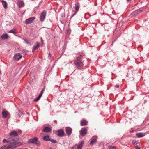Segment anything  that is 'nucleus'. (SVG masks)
<instances>
[{
    "label": "nucleus",
    "mask_w": 149,
    "mask_h": 149,
    "mask_svg": "<svg viewBox=\"0 0 149 149\" xmlns=\"http://www.w3.org/2000/svg\"><path fill=\"white\" fill-rule=\"evenodd\" d=\"M10 137L9 138V141L11 143L10 145L5 146L3 148H16L18 146L21 145L22 143V142H17L19 139V137L18 136V134L17 132L16 131H13L11 132L10 133Z\"/></svg>",
    "instance_id": "1"
},
{
    "label": "nucleus",
    "mask_w": 149,
    "mask_h": 149,
    "mask_svg": "<svg viewBox=\"0 0 149 149\" xmlns=\"http://www.w3.org/2000/svg\"><path fill=\"white\" fill-rule=\"evenodd\" d=\"M74 64L79 69H81L83 66V62L80 58H77L74 61Z\"/></svg>",
    "instance_id": "2"
},
{
    "label": "nucleus",
    "mask_w": 149,
    "mask_h": 149,
    "mask_svg": "<svg viewBox=\"0 0 149 149\" xmlns=\"http://www.w3.org/2000/svg\"><path fill=\"white\" fill-rule=\"evenodd\" d=\"M9 138L6 140L5 139H4L3 140V142L5 143L6 142L8 144H5L3 146H2L0 148V149H14L15 148L12 147V148H7L6 147H5V148H3L4 146H8L10 145V142L9 141Z\"/></svg>",
    "instance_id": "3"
},
{
    "label": "nucleus",
    "mask_w": 149,
    "mask_h": 149,
    "mask_svg": "<svg viewBox=\"0 0 149 149\" xmlns=\"http://www.w3.org/2000/svg\"><path fill=\"white\" fill-rule=\"evenodd\" d=\"M38 139L37 138H35L32 139H30L29 142L30 143H35L38 146H39L40 145V143L38 141Z\"/></svg>",
    "instance_id": "4"
},
{
    "label": "nucleus",
    "mask_w": 149,
    "mask_h": 149,
    "mask_svg": "<svg viewBox=\"0 0 149 149\" xmlns=\"http://www.w3.org/2000/svg\"><path fill=\"white\" fill-rule=\"evenodd\" d=\"M56 134L59 136L62 137L65 134L63 130L62 129L59 130L56 132Z\"/></svg>",
    "instance_id": "5"
},
{
    "label": "nucleus",
    "mask_w": 149,
    "mask_h": 149,
    "mask_svg": "<svg viewBox=\"0 0 149 149\" xmlns=\"http://www.w3.org/2000/svg\"><path fill=\"white\" fill-rule=\"evenodd\" d=\"M75 12L72 15V17H73L76 14V13L78 11L80 8V4L79 3L77 2L75 4Z\"/></svg>",
    "instance_id": "6"
},
{
    "label": "nucleus",
    "mask_w": 149,
    "mask_h": 149,
    "mask_svg": "<svg viewBox=\"0 0 149 149\" xmlns=\"http://www.w3.org/2000/svg\"><path fill=\"white\" fill-rule=\"evenodd\" d=\"M22 56L19 53H17L14 56L13 59L14 60L18 61L22 58Z\"/></svg>",
    "instance_id": "7"
},
{
    "label": "nucleus",
    "mask_w": 149,
    "mask_h": 149,
    "mask_svg": "<svg viewBox=\"0 0 149 149\" xmlns=\"http://www.w3.org/2000/svg\"><path fill=\"white\" fill-rule=\"evenodd\" d=\"M66 131L68 136H70L72 133V129L70 127H66Z\"/></svg>",
    "instance_id": "8"
},
{
    "label": "nucleus",
    "mask_w": 149,
    "mask_h": 149,
    "mask_svg": "<svg viewBox=\"0 0 149 149\" xmlns=\"http://www.w3.org/2000/svg\"><path fill=\"white\" fill-rule=\"evenodd\" d=\"M80 134L82 136L85 135L87 133V130L86 128H82L80 130Z\"/></svg>",
    "instance_id": "9"
},
{
    "label": "nucleus",
    "mask_w": 149,
    "mask_h": 149,
    "mask_svg": "<svg viewBox=\"0 0 149 149\" xmlns=\"http://www.w3.org/2000/svg\"><path fill=\"white\" fill-rule=\"evenodd\" d=\"M35 19V18L34 17H32L30 18L25 21V23L26 24H29L33 22V20Z\"/></svg>",
    "instance_id": "10"
},
{
    "label": "nucleus",
    "mask_w": 149,
    "mask_h": 149,
    "mask_svg": "<svg viewBox=\"0 0 149 149\" xmlns=\"http://www.w3.org/2000/svg\"><path fill=\"white\" fill-rule=\"evenodd\" d=\"M46 12L45 11H43L40 17V20L42 22L43 21L45 17Z\"/></svg>",
    "instance_id": "11"
},
{
    "label": "nucleus",
    "mask_w": 149,
    "mask_h": 149,
    "mask_svg": "<svg viewBox=\"0 0 149 149\" xmlns=\"http://www.w3.org/2000/svg\"><path fill=\"white\" fill-rule=\"evenodd\" d=\"M97 137L96 136L93 137L92 139L90 142V144L91 145H93L97 141Z\"/></svg>",
    "instance_id": "12"
},
{
    "label": "nucleus",
    "mask_w": 149,
    "mask_h": 149,
    "mask_svg": "<svg viewBox=\"0 0 149 149\" xmlns=\"http://www.w3.org/2000/svg\"><path fill=\"white\" fill-rule=\"evenodd\" d=\"M44 91V89H42L40 93V94L36 98H35L34 100V101L35 102H37L40 99V98L42 96V94L43 93V92Z\"/></svg>",
    "instance_id": "13"
},
{
    "label": "nucleus",
    "mask_w": 149,
    "mask_h": 149,
    "mask_svg": "<svg viewBox=\"0 0 149 149\" xmlns=\"http://www.w3.org/2000/svg\"><path fill=\"white\" fill-rule=\"evenodd\" d=\"M44 91V89H42L40 93V94L36 98H35L34 100V101L35 102H37L40 99V98L42 96V94L43 93V92Z\"/></svg>",
    "instance_id": "14"
},
{
    "label": "nucleus",
    "mask_w": 149,
    "mask_h": 149,
    "mask_svg": "<svg viewBox=\"0 0 149 149\" xmlns=\"http://www.w3.org/2000/svg\"><path fill=\"white\" fill-rule=\"evenodd\" d=\"M51 130V129L49 127H46L43 128L42 132H48Z\"/></svg>",
    "instance_id": "15"
},
{
    "label": "nucleus",
    "mask_w": 149,
    "mask_h": 149,
    "mask_svg": "<svg viewBox=\"0 0 149 149\" xmlns=\"http://www.w3.org/2000/svg\"><path fill=\"white\" fill-rule=\"evenodd\" d=\"M84 143V141H81L80 143H79V144L77 146V149H81Z\"/></svg>",
    "instance_id": "16"
},
{
    "label": "nucleus",
    "mask_w": 149,
    "mask_h": 149,
    "mask_svg": "<svg viewBox=\"0 0 149 149\" xmlns=\"http://www.w3.org/2000/svg\"><path fill=\"white\" fill-rule=\"evenodd\" d=\"M145 134L143 133H138L136 134V135L138 138H141L144 136Z\"/></svg>",
    "instance_id": "17"
},
{
    "label": "nucleus",
    "mask_w": 149,
    "mask_h": 149,
    "mask_svg": "<svg viewBox=\"0 0 149 149\" xmlns=\"http://www.w3.org/2000/svg\"><path fill=\"white\" fill-rule=\"evenodd\" d=\"M17 4L19 8L22 7L24 6V3L23 1H19L17 2Z\"/></svg>",
    "instance_id": "18"
},
{
    "label": "nucleus",
    "mask_w": 149,
    "mask_h": 149,
    "mask_svg": "<svg viewBox=\"0 0 149 149\" xmlns=\"http://www.w3.org/2000/svg\"><path fill=\"white\" fill-rule=\"evenodd\" d=\"M8 35L7 34H3L1 36V38L3 40L8 39Z\"/></svg>",
    "instance_id": "19"
},
{
    "label": "nucleus",
    "mask_w": 149,
    "mask_h": 149,
    "mask_svg": "<svg viewBox=\"0 0 149 149\" xmlns=\"http://www.w3.org/2000/svg\"><path fill=\"white\" fill-rule=\"evenodd\" d=\"M88 122L86 120H83L81 121L80 124L81 126H85L87 125Z\"/></svg>",
    "instance_id": "20"
},
{
    "label": "nucleus",
    "mask_w": 149,
    "mask_h": 149,
    "mask_svg": "<svg viewBox=\"0 0 149 149\" xmlns=\"http://www.w3.org/2000/svg\"><path fill=\"white\" fill-rule=\"evenodd\" d=\"M8 113L5 111H3L2 112V116L4 118H5L8 116Z\"/></svg>",
    "instance_id": "21"
},
{
    "label": "nucleus",
    "mask_w": 149,
    "mask_h": 149,
    "mask_svg": "<svg viewBox=\"0 0 149 149\" xmlns=\"http://www.w3.org/2000/svg\"><path fill=\"white\" fill-rule=\"evenodd\" d=\"M40 46V44L38 42L37 43V45L33 46V48L32 50V52L33 53L34 52V51L37 49Z\"/></svg>",
    "instance_id": "22"
},
{
    "label": "nucleus",
    "mask_w": 149,
    "mask_h": 149,
    "mask_svg": "<svg viewBox=\"0 0 149 149\" xmlns=\"http://www.w3.org/2000/svg\"><path fill=\"white\" fill-rule=\"evenodd\" d=\"M50 139H49V136L47 135L43 137V139L44 141H49Z\"/></svg>",
    "instance_id": "23"
},
{
    "label": "nucleus",
    "mask_w": 149,
    "mask_h": 149,
    "mask_svg": "<svg viewBox=\"0 0 149 149\" xmlns=\"http://www.w3.org/2000/svg\"><path fill=\"white\" fill-rule=\"evenodd\" d=\"M2 4L4 8L6 9L7 8V3L6 1L3 0L2 1Z\"/></svg>",
    "instance_id": "24"
},
{
    "label": "nucleus",
    "mask_w": 149,
    "mask_h": 149,
    "mask_svg": "<svg viewBox=\"0 0 149 149\" xmlns=\"http://www.w3.org/2000/svg\"><path fill=\"white\" fill-rule=\"evenodd\" d=\"M108 149H116V147L112 146H109L108 147Z\"/></svg>",
    "instance_id": "25"
},
{
    "label": "nucleus",
    "mask_w": 149,
    "mask_h": 149,
    "mask_svg": "<svg viewBox=\"0 0 149 149\" xmlns=\"http://www.w3.org/2000/svg\"><path fill=\"white\" fill-rule=\"evenodd\" d=\"M49 141L54 143H55L57 142L56 140L52 139H50Z\"/></svg>",
    "instance_id": "26"
},
{
    "label": "nucleus",
    "mask_w": 149,
    "mask_h": 149,
    "mask_svg": "<svg viewBox=\"0 0 149 149\" xmlns=\"http://www.w3.org/2000/svg\"><path fill=\"white\" fill-rule=\"evenodd\" d=\"M9 33H12L13 34L16 33V32H15L14 30L12 29L10 30L9 32Z\"/></svg>",
    "instance_id": "27"
},
{
    "label": "nucleus",
    "mask_w": 149,
    "mask_h": 149,
    "mask_svg": "<svg viewBox=\"0 0 149 149\" xmlns=\"http://www.w3.org/2000/svg\"><path fill=\"white\" fill-rule=\"evenodd\" d=\"M141 12H142V11H141V10H136L135 11V12H136V13L137 14H138L139 13H140Z\"/></svg>",
    "instance_id": "28"
},
{
    "label": "nucleus",
    "mask_w": 149,
    "mask_h": 149,
    "mask_svg": "<svg viewBox=\"0 0 149 149\" xmlns=\"http://www.w3.org/2000/svg\"><path fill=\"white\" fill-rule=\"evenodd\" d=\"M132 143L134 144H136L137 143V142L135 140H133L132 141Z\"/></svg>",
    "instance_id": "29"
},
{
    "label": "nucleus",
    "mask_w": 149,
    "mask_h": 149,
    "mask_svg": "<svg viewBox=\"0 0 149 149\" xmlns=\"http://www.w3.org/2000/svg\"><path fill=\"white\" fill-rule=\"evenodd\" d=\"M135 148L136 149H140V147L137 145L136 146Z\"/></svg>",
    "instance_id": "30"
},
{
    "label": "nucleus",
    "mask_w": 149,
    "mask_h": 149,
    "mask_svg": "<svg viewBox=\"0 0 149 149\" xmlns=\"http://www.w3.org/2000/svg\"><path fill=\"white\" fill-rule=\"evenodd\" d=\"M115 87H116V88H118L119 87V85H116L115 86Z\"/></svg>",
    "instance_id": "31"
},
{
    "label": "nucleus",
    "mask_w": 149,
    "mask_h": 149,
    "mask_svg": "<svg viewBox=\"0 0 149 149\" xmlns=\"http://www.w3.org/2000/svg\"><path fill=\"white\" fill-rule=\"evenodd\" d=\"M51 54H49V56H48V57L50 58V57H51Z\"/></svg>",
    "instance_id": "32"
},
{
    "label": "nucleus",
    "mask_w": 149,
    "mask_h": 149,
    "mask_svg": "<svg viewBox=\"0 0 149 149\" xmlns=\"http://www.w3.org/2000/svg\"><path fill=\"white\" fill-rule=\"evenodd\" d=\"M133 132H134V131H133V130H132V131H130V132L131 133H133Z\"/></svg>",
    "instance_id": "33"
}]
</instances>
